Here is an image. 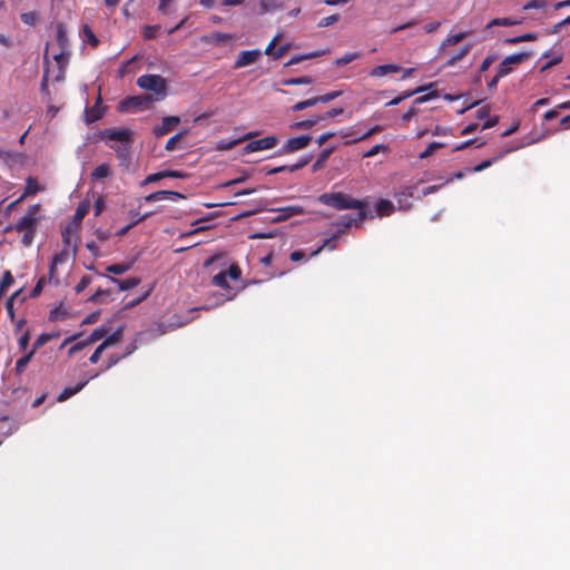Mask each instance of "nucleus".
<instances>
[{
  "mask_svg": "<svg viewBox=\"0 0 570 570\" xmlns=\"http://www.w3.org/2000/svg\"><path fill=\"white\" fill-rule=\"evenodd\" d=\"M151 102H153V96L141 95V96L127 97L125 100L121 101V106L126 110L146 109L149 107V105Z\"/></svg>",
  "mask_w": 570,
  "mask_h": 570,
  "instance_id": "0eeeda50",
  "label": "nucleus"
},
{
  "mask_svg": "<svg viewBox=\"0 0 570 570\" xmlns=\"http://www.w3.org/2000/svg\"><path fill=\"white\" fill-rule=\"evenodd\" d=\"M313 79L308 76H302L297 78H288L282 81L284 86H297V85H311Z\"/></svg>",
  "mask_w": 570,
  "mask_h": 570,
  "instance_id": "58836bf2",
  "label": "nucleus"
},
{
  "mask_svg": "<svg viewBox=\"0 0 570 570\" xmlns=\"http://www.w3.org/2000/svg\"><path fill=\"white\" fill-rule=\"evenodd\" d=\"M111 166L107 163H104L97 166L92 173L90 174L91 180H100L107 178L111 175Z\"/></svg>",
  "mask_w": 570,
  "mask_h": 570,
  "instance_id": "a211bd4d",
  "label": "nucleus"
},
{
  "mask_svg": "<svg viewBox=\"0 0 570 570\" xmlns=\"http://www.w3.org/2000/svg\"><path fill=\"white\" fill-rule=\"evenodd\" d=\"M547 6V0H530L523 6V10L543 9Z\"/></svg>",
  "mask_w": 570,
  "mask_h": 570,
  "instance_id": "e2e57ef3",
  "label": "nucleus"
},
{
  "mask_svg": "<svg viewBox=\"0 0 570 570\" xmlns=\"http://www.w3.org/2000/svg\"><path fill=\"white\" fill-rule=\"evenodd\" d=\"M56 41L59 49H68L69 40L63 23L57 24Z\"/></svg>",
  "mask_w": 570,
  "mask_h": 570,
  "instance_id": "4be33fe9",
  "label": "nucleus"
},
{
  "mask_svg": "<svg viewBox=\"0 0 570 570\" xmlns=\"http://www.w3.org/2000/svg\"><path fill=\"white\" fill-rule=\"evenodd\" d=\"M562 53H558L553 57H551L550 60H548L541 68H540V72H544L546 70L550 69L551 67L560 63L562 61Z\"/></svg>",
  "mask_w": 570,
  "mask_h": 570,
  "instance_id": "bf43d9fd",
  "label": "nucleus"
},
{
  "mask_svg": "<svg viewBox=\"0 0 570 570\" xmlns=\"http://www.w3.org/2000/svg\"><path fill=\"white\" fill-rule=\"evenodd\" d=\"M471 48V45H464L456 55H453L449 58L446 65L453 66L456 61L464 58L470 52Z\"/></svg>",
  "mask_w": 570,
  "mask_h": 570,
  "instance_id": "79ce46f5",
  "label": "nucleus"
},
{
  "mask_svg": "<svg viewBox=\"0 0 570 570\" xmlns=\"http://www.w3.org/2000/svg\"><path fill=\"white\" fill-rule=\"evenodd\" d=\"M40 190H41V187H40L38 180L30 176L26 180L24 191L19 197V200H24L27 197L36 195Z\"/></svg>",
  "mask_w": 570,
  "mask_h": 570,
  "instance_id": "2eb2a0df",
  "label": "nucleus"
},
{
  "mask_svg": "<svg viewBox=\"0 0 570 570\" xmlns=\"http://www.w3.org/2000/svg\"><path fill=\"white\" fill-rule=\"evenodd\" d=\"M164 199H167L166 190L155 191L145 197V202H147V203H154V202L164 200Z\"/></svg>",
  "mask_w": 570,
  "mask_h": 570,
  "instance_id": "052dcab7",
  "label": "nucleus"
},
{
  "mask_svg": "<svg viewBox=\"0 0 570 570\" xmlns=\"http://www.w3.org/2000/svg\"><path fill=\"white\" fill-rule=\"evenodd\" d=\"M43 63H45V70H43V77L41 80V91L46 95L49 94V57H48V47L46 48L45 55H43Z\"/></svg>",
  "mask_w": 570,
  "mask_h": 570,
  "instance_id": "a878e982",
  "label": "nucleus"
},
{
  "mask_svg": "<svg viewBox=\"0 0 570 570\" xmlns=\"http://www.w3.org/2000/svg\"><path fill=\"white\" fill-rule=\"evenodd\" d=\"M39 209L40 206L38 204L29 206L27 214L18 220V223L14 226V229L17 232L36 230V225L38 220L37 214Z\"/></svg>",
  "mask_w": 570,
  "mask_h": 570,
  "instance_id": "20e7f679",
  "label": "nucleus"
},
{
  "mask_svg": "<svg viewBox=\"0 0 570 570\" xmlns=\"http://www.w3.org/2000/svg\"><path fill=\"white\" fill-rule=\"evenodd\" d=\"M376 210L380 216L390 215L394 212V205L387 199H382L377 203Z\"/></svg>",
  "mask_w": 570,
  "mask_h": 570,
  "instance_id": "72a5a7b5",
  "label": "nucleus"
},
{
  "mask_svg": "<svg viewBox=\"0 0 570 570\" xmlns=\"http://www.w3.org/2000/svg\"><path fill=\"white\" fill-rule=\"evenodd\" d=\"M338 20H340V14L334 13V14H331L328 17L322 18L318 21V27L320 28H326L328 26H332V24L336 23Z\"/></svg>",
  "mask_w": 570,
  "mask_h": 570,
  "instance_id": "6e6d98bb",
  "label": "nucleus"
},
{
  "mask_svg": "<svg viewBox=\"0 0 570 570\" xmlns=\"http://www.w3.org/2000/svg\"><path fill=\"white\" fill-rule=\"evenodd\" d=\"M387 150H389V147L386 145L377 144V145L373 146L371 149H368L363 155V157L370 158V157H373V156L377 155L380 151H387Z\"/></svg>",
  "mask_w": 570,
  "mask_h": 570,
  "instance_id": "13d9d810",
  "label": "nucleus"
},
{
  "mask_svg": "<svg viewBox=\"0 0 570 570\" xmlns=\"http://www.w3.org/2000/svg\"><path fill=\"white\" fill-rule=\"evenodd\" d=\"M206 42L219 45L222 42L228 41L233 39V35L230 33H223V32H213L208 36H205L203 38Z\"/></svg>",
  "mask_w": 570,
  "mask_h": 570,
  "instance_id": "cd10ccee",
  "label": "nucleus"
},
{
  "mask_svg": "<svg viewBox=\"0 0 570 570\" xmlns=\"http://www.w3.org/2000/svg\"><path fill=\"white\" fill-rule=\"evenodd\" d=\"M131 267V264L124 263V264H112L107 267V272L115 274V275H121L129 271Z\"/></svg>",
  "mask_w": 570,
  "mask_h": 570,
  "instance_id": "a18cd8bd",
  "label": "nucleus"
},
{
  "mask_svg": "<svg viewBox=\"0 0 570 570\" xmlns=\"http://www.w3.org/2000/svg\"><path fill=\"white\" fill-rule=\"evenodd\" d=\"M65 261V255L62 253L56 254L51 261L50 267H49V275L48 281L55 282L56 284L59 283L58 277L56 276L57 265L61 264Z\"/></svg>",
  "mask_w": 570,
  "mask_h": 570,
  "instance_id": "5701e85b",
  "label": "nucleus"
},
{
  "mask_svg": "<svg viewBox=\"0 0 570 570\" xmlns=\"http://www.w3.org/2000/svg\"><path fill=\"white\" fill-rule=\"evenodd\" d=\"M312 137L309 135H302L289 138L282 148V154H292L294 151L304 149L309 145Z\"/></svg>",
  "mask_w": 570,
  "mask_h": 570,
  "instance_id": "423d86ee",
  "label": "nucleus"
},
{
  "mask_svg": "<svg viewBox=\"0 0 570 570\" xmlns=\"http://www.w3.org/2000/svg\"><path fill=\"white\" fill-rule=\"evenodd\" d=\"M537 38H538L537 33L529 32V33H524V35L508 39L507 41L509 43H519V42H523V41H533Z\"/></svg>",
  "mask_w": 570,
  "mask_h": 570,
  "instance_id": "5fc2aeb1",
  "label": "nucleus"
},
{
  "mask_svg": "<svg viewBox=\"0 0 570 570\" xmlns=\"http://www.w3.org/2000/svg\"><path fill=\"white\" fill-rule=\"evenodd\" d=\"M180 122V118L177 116H167L163 118V121L159 126H156L153 130L156 137H161L171 131Z\"/></svg>",
  "mask_w": 570,
  "mask_h": 570,
  "instance_id": "1a4fd4ad",
  "label": "nucleus"
},
{
  "mask_svg": "<svg viewBox=\"0 0 570 570\" xmlns=\"http://www.w3.org/2000/svg\"><path fill=\"white\" fill-rule=\"evenodd\" d=\"M255 136H256L255 132H248L243 138L230 140L228 142L220 140L218 144V149L219 150H229V149L234 148L237 144H239L244 140H247V139H252Z\"/></svg>",
  "mask_w": 570,
  "mask_h": 570,
  "instance_id": "c85d7f7f",
  "label": "nucleus"
},
{
  "mask_svg": "<svg viewBox=\"0 0 570 570\" xmlns=\"http://www.w3.org/2000/svg\"><path fill=\"white\" fill-rule=\"evenodd\" d=\"M101 117L102 111L97 105L86 110V120L89 124L99 120Z\"/></svg>",
  "mask_w": 570,
  "mask_h": 570,
  "instance_id": "ea45409f",
  "label": "nucleus"
},
{
  "mask_svg": "<svg viewBox=\"0 0 570 570\" xmlns=\"http://www.w3.org/2000/svg\"><path fill=\"white\" fill-rule=\"evenodd\" d=\"M33 354H35V351H30L27 354H24L22 357L17 360L16 372L18 374H21L26 370V367H27L28 363L31 361Z\"/></svg>",
  "mask_w": 570,
  "mask_h": 570,
  "instance_id": "e433bc0d",
  "label": "nucleus"
},
{
  "mask_svg": "<svg viewBox=\"0 0 570 570\" xmlns=\"http://www.w3.org/2000/svg\"><path fill=\"white\" fill-rule=\"evenodd\" d=\"M21 291L22 289L16 291L6 302V309L11 322H14L16 318L13 303L14 299L20 295Z\"/></svg>",
  "mask_w": 570,
  "mask_h": 570,
  "instance_id": "4c0bfd02",
  "label": "nucleus"
},
{
  "mask_svg": "<svg viewBox=\"0 0 570 570\" xmlns=\"http://www.w3.org/2000/svg\"><path fill=\"white\" fill-rule=\"evenodd\" d=\"M444 146H445V144H444V142L433 141V142H431V144L426 147V149H425L424 151H422V153L420 154V156H419V157H420L421 159L428 158V157H430V156H431V155H432L436 149L442 148V147H444Z\"/></svg>",
  "mask_w": 570,
  "mask_h": 570,
  "instance_id": "8fccbe9b",
  "label": "nucleus"
},
{
  "mask_svg": "<svg viewBox=\"0 0 570 570\" xmlns=\"http://www.w3.org/2000/svg\"><path fill=\"white\" fill-rule=\"evenodd\" d=\"M137 86L146 91H151L153 102L160 101L167 96V81L159 75H142L137 79Z\"/></svg>",
  "mask_w": 570,
  "mask_h": 570,
  "instance_id": "7ed1b4c3",
  "label": "nucleus"
},
{
  "mask_svg": "<svg viewBox=\"0 0 570 570\" xmlns=\"http://www.w3.org/2000/svg\"><path fill=\"white\" fill-rule=\"evenodd\" d=\"M70 52L68 49H59V52L53 53L52 58L57 63V67L67 68L69 62Z\"/></svg>",
  "mask_w": 570,
  "mask_h": 570,
  "instance_id": "c756f323",
  "label": "nucleus"
},
{
  "mask_svg": "<svg viewBox=\"0 0 570 570\" xmlns=\"http://www.w3.org/2000/svg\"><path fill=\"white\" fill-rule=\"evenodd\" d=\"M135 350H136V346L134 344H131L130 346L127 347V351L124 354H111L108 357V361H107L105 370L111 368L118 362H120L122 358H125L126 356L130 355Z\"/></svg>",
  "mask_w": 570,
  "mask_h": 570,
  "instance_id": "393cba45",
  "label": "nucleus"
},
{
  "mask_svg": "<svg viewBox=\"0 0 570 570\" xmlns=\"http://www.w3.org/2000/svg\"><path fill=\"white\" fill-rule=\"evenodd\" d=\"M529 58V53L527 52H520V53H514V55H510L508 57L504 58V60L510 65H519L521 62H523L524 60H527Z\"/></svg>",
  "mask_w": 570,
  "mask_h": 570,
  "instance_id": "09e8293b",
  "label": "nucleus"
},
{
  "mask_svg": "<svg viewBox=\"0 0 570 570\" xmlns=\"http://www.w3.org/2000/svg\"><path fill=\"white\" fill-rule=\"evenodd\" d=\"M518 147L515 148H510V149H505L501 153H499L497 156H494L493 158H490V159H485L483 161H481L479 165L474 166L471 171L473 173H480L487 168H489L490 166H492L494 163H497L498 160H500L503 156H505L507 154L515 150Z\"/></svg>",
  "mask_w": 570,
  "mask_h": 570,
  "instance_id": "ddd939ff",
  "label": "nucleus"
},
{
  "mask_svg": "<svg viewBox=\"0 0 570 570\" xmlns=\"http://www.w3.org/2000/svg\"><path fill=\"white\" fill-rule=\"evenodd\" d=\"M520 22H521L520 20H514L512 18H495L488 23L487 29L494 27V26L511 27V26L519 24Z\"/></svg>",
  "mask_w": 570,
  "mask_h": 570,
  "instance_id": "f704fd0d",
  "label": "nucleus"
},
{
  "mask_svg": "<svg viewBox=\"0 0 570 570\" xmlns=\"http://www.w3.org/2000/svg\"><path fill=\"white\" fill-rule=\"evenodd\" d=\"M311 160H312V156H306L293 165H285L287 167L286 170L292 171V173L296 171V170L305 167Z\"/></svg>",
  "mask_w": 570,
  "mask_h": 570,
  "instance_id": "4d7b16f0",
  "label": "nucleus"
},
{
  "mask_svg": "<svg viewBox=\"0 0 570 570\" xmlns=\"http://www.w3.org/2000/svg\"><path fill=\"white\" fill-rule=\"evenodd\" d=\"M20 19L24 24L33 26L38 21V13L35 11L23 12Z\"/></svg>",
  "mask_w": 570,
  "mask_h": 570,
  "instance_id": "603ef678",
  "label": "nucleus"
},
{
  "mask_svg": "<svg viewBox=\"0 0 570 570\" xmlns=\"http://www.w3.org/2000/svg\"><path fill=\"white\" fill-rule=\"evenodd\" d=\"M358 222H360L358 217L354 218V217L345 215V216L341 217V219L336 223V226L338 227L340 230H344V229L350 228L353 224L357 225Z\"/></svg>",
  "mask_w": 570,
  "mask_h": 570,
  "instance_id": "a19ab883",
  "label": "nucleus"
},
{
  "mask_svg": "<svg viewBox=\"0 0 570 570\" xmlns=\"http://www.w3.org/2000/svg\"><path fill=\"white\" fill-rule=\"evenodd\" d=\"M283 8H284V4L281 0H259L261 13H267V12L281 10Z\"/></svg>",
  "mask_w": 570,
  "mask_h": 570,
  "instance_id": "aec40b11",
  "label": "nucleus"
},
{
  "mask_svg": "<svg viewBox=\"0 0 570 570\" xmlns=\"http://www.w3.org/2000/svg\"><path fill=\"white\" fill-rule=\"evenodd\" d=\"M99 136L115 150L120 165L127 166L130 163L132 131L129 128H108L100 131Z\"/></svg>",
  "mask_w": 570,
  "mask_h": 570,
  "instance_id": "f257e3e1",
  "label": "nucleus"
},
{
  "mask_svg": "<svg viewBox=\"0 0 570 570\" xmlns=\"http://www.w3.org/2000/svg\"><path fill=\"white\" fill-rule=\"evenodd\" d=\"M261 56L262 51L259 49L242 51L234 63V69H239L249 66L256 62Z\"/></svg>",
  "mask_w": 570,
  "mask_h": 570,
  "instance_id": "6e6552de",
  "label": "nucleus"
},
{
  "mask_svg": "<svg viewBox=\"0 0 570 570\" xmlns=\"http://www.w3.org/2000/svg\"><path fill=\"white\" fill-rule=\"evenodd\" d=\"M341 95H342V91L335 90V91H330V92L321 95V96H316V98H317L318 104H326V102H330V101L338 98Z\"/></svg>",
  "mask_w": 570,
  "mask_h": 570,
  "instance_id": "3c124183",
  "label": "nucleus"
},
{
  "mask_svg": "<svg viewBox=\"0 0 570 570\" xmlns=\"http://www.w3.org/2000/svg\"><path fill=\"white\" fill-rule=\"evenodd\" d=\"M402 68L399 65L389 63V65H380L373 68L370 72L372 77H383L390 72H399Z\"/></svg>",
  "mask_w": 570,
  "mask_h": 570,
  "instance_id": "dca6fc26",
  "label": "nucleus"
},
{
  "mask_svg": "<svg viewBox=\"0 0 570 570\" xmlns=\"http://www.w3.org/2000/svg\"><path fill=\"white\" fill-rule=\"evenodd\" d=\"M212 283L217 287L228 288L229 285H228V281H227V273L220 272V273L216 274L213 277Z\"/></svg>",
  "mask_w": 570,
  "mask_h": 570,
  "instance_id": "de8ad7c7",
  "label": "nucleus"
},
{
  "mask_svg": "<svg viewBox=\"0 0 570 570\" xmlns=\"http://www.w3.org/2000/svg\"><path fill=\"white\" fill-rule=\"evenodd\" d=\"M471 35V31H462L455 35L446 37L441 43L440 50H444L446 47L454 46Z\"/></svg>",
  "mask_w": 570,
  "mask_h": 570,
  "instance_id": "f3484780",
  "label": "nucleus"
},
{
  "mask_svg": "<svg viewBox=\"0 0 570 570\" xmlns=\"http://www.w3.org/2000/svg\"><path fill=\"white\" fill-rule=\"evenodd\" d=\"M512 71V66H510L504 59L501 61V63L498 67V75L499 77H505Z\"/></svg>",
  "mask_w": 570,
  "mask_h": 570,
  "instance_id": "0e129e2a",
  "label": "nucleus"
},
{
  "mask_svg": "<svg viewBox=\"0 0 570 570\" xmlns=\"http://www.w3.org/2000/svg\"><path fill=\"white\" fill-rule=\"evenodd\" d=\"M361 58V53L360 52H346L345 55H343L342 57L335 59L334 61V66L336 67H342V66H345L356 59Z\"/></svg>",
  "mask_w": 570,
  "mask_h": 570,
  "instance_id": "7c9ffc66",
  "label": "nucleus"
},
{
  "mask_svg": "<svg viewBox=\"0 0 570 570\" xmlns=\"http://www.w3.org/2000/svg\"><path fill=\"white\" fill-rule=\"evenodd\" d=\"M108 278L110 282L117 284L120 291L131 289L138 286L141 282L139 277H128L126 279H118L116 277L109 276Z\"/></svg>",
  "mask_w": 570,
  "mask_h": 570,
  "instance_id": "4468645a",
  "label": "nucleus"
},
{
  "mask_svg": "<svg viewBox=\"0 0 570 570\" xmlns=\"http://www.w3.org/2000/svg\"><path fill=\"white\" fill-rule=\"evenodd\" d=\"M317 104H318L317 102V98L315 96V97H312L309 99H306V100H303V101H298L297 104H295L292 107V110L293 111H301V110H304L306 108L313 107V106H315Z\"/></svg>",
  "mask_w": 570,
  "mask_h": 570,
  "instance_id": "49530a36",
  "label": "nucleus"
},
{
  "mask_svg": "<svg viewBox=\"0 0 570 570\" xmlns=\"http://www.w3.org/2000/svg\"><path fill=\"white\" fill-rule=\"evenodd\" d=\"M121 336H122V330L118 328L112 334H110L108 337H106L100 344L106 350V348L117 344L120 341Z\"/></svg>",
  "mask_w": 570,
  "mask_h": 570,
  "instance_id": "473e14b6",
  "label": "nucleus"
},
{
  "mask_svg": "<svg viewBox=\"0 0 570 570\" xmlns=\"http://www.w3.org/2000/svg\"><path fill=\"white\" fill-rule=\"evenodd\" d=\"M165 178V173L164 170L163 171H158V173H154V174H150L148 175L145 180L142 181V185H147V184H151V183H156L160 179Z\"/></svg>",
  "mask_w": 570,
  "mask_h": 570,
  "instance_id": "338daca9",
  "label": "nucleus"
},
{
  "mask_svg": "<svg viewBox=\"0 0 570 570\" xmlns=\"http://www.w3.org/2000/svg\"><path fill=\"white\" fill-rule=\"evenodd\" d=\"M380 131H382V127L380 125H376V126L372 127L371 129H368L363 135H360V136H356V137H354V138H352L350 140H346L345 145L355 144V142L361 141V140H365L368 137H371L372 135H374L376 132H380Z\"/></svg>",
  "mask_w": 570,
  "mask_h": 570,
  "instance_id": "c9c22d12",
  "label": "nucleus"
},
{
  "mask_svg": "<svg viewBox=\"0 0 570 570\" xmlns=\"http://www.w3.org/2000/svg\"><path fill=\"white\" fill-rule=\"evenodd\" d=\"M433 86H434V83H430V85H428V86H425V87H419V88H416L415 90H412V91H409V92H404V94H402V95H400V96H397V97L393 98L391 101H389V102L386 104V106H396V105H399L402 100H404V99H406V98H409V97H411V96H413V95H415V94H419V92H422V91H424V90H428V89L432 88Z\"/></svg>",
  "mask_w": 570,
  "mask_h": 570,
  "instance_id": "b1692460",
  "label": "nucleus"
},
{
  "mask_svg": "<svg viewBox=\"0 0 570 570\" xmlns=\"http://www.w3.org/2000/svg\"><path fill=\"white\" fill-rule=\"evenodd\" d=\"M90 379L88 380H85L78 384H76L75 386H71V387H65L61 393L58 395L57 397V401L58 402H65L67 401L68 399H70L71 396H73L75 394H77L78 392H80L89 382Z\"/></svg>",
  "mask_w": 570,
  "mask_h": 570,
  "instance_id": "f8f14e48",
  "label": "nucleus"
},
{
  "mask_svg": "<svg viewBox=\"0 0 570 570\" xmlns=\"http://www.w3.org/2000/svg\"><path fill=\"white\" fill-rule=\"evenodd\" d=\"M227 273V277H230L232 279H238L242 275V271L239 268L238 265H230V267L228 268V271L226 272Z\"/></svg>",
  "mask_w": 570,
  "mask_h": 570,
  "instance_id": "774afa93",
  "label": "nucleus"
},
{
  "mask_svg": "<svg viewBox=\"0 0 570 570\" xmlns=\"http://www.w3.org/2000/svg\"><path fill=\"white\" fill-rule=\"evenodd\" d=\"M105 334H106L105 327H97L87 337V343L94 344L95 342L101 340L105 336Z\"/></svg>",
  "mask_w": 570,
  "mask_h": 570,
  "instance_id": "864d4df0",
  "label": "nucleus"
},
{
  "mask_svg": "<svg viewBox=\"0 0 570 570\" xmlns=\"http://www.w3.org/2000/svg\"><path fill=\"white\" fill-rule=\"evenodd\" d=\"M318 199L322 204L335 209H358L357 216L360 223H362L367 217V214L364 210V202L352 198L344 193H325L321 195Z\"/></svg>",
  "mask_w": 570,
  "mask_h": 570,
  "instance_id": "f03ea898",
  "label": "nucleus"
},
{
  "mask_svg": "<svg viewBox=\"0 0 570 570\" xmlns=\"http://www.w3.org/2000/svg\"><path fill=\"white\" fill-rule=\"evenodd\" d=\"M110 292L108 289H97L87 301L91 303H102L109 297Z\"/></svg>",
  "mask_w": 570,
  "mask_h": 570,
  "instance_id": "c03bdc74",
  "label": "nucleus"
},
{
  "mask_svg": "<svg viewBox=\"0 0 570 570\" xmlns=\"http://www.w3.org/2000/svg\"><path fill=\"white\" fill-rule=\"evenodd\" d=\"M275 212L282 213L277 218H275V222L285 220L292 216L301 215L303 214V208L299 206H288L285 208L275 209Z\"/></svg>",
  "mask_w": 570,
  "mask_h": 570,
  "instance_id": "412c9836",
  "label": "nucleus"
},
{
  "mask_svg": "<svg viewBox=\"0 0 570 570\" xmlns=\"http://www.w3.org/2000/svg\"><path fill=\"white\" fill-rule=\"evenodd\" d=\"M324 53H325V51H313V52H308V53H304V55H296V56H293L288 60V62L285 63V66H292V65L299 63L304 60L314 59V58L321 57Z\"/></svg>",
  "mask_w": 570,
  "mask_h": 570,
  "instance_id": "bb28decb",
  "label": "nucleus"
},
{
  "mask_svg": "<svg viewBox=\"0 0 570 570\" xmlns=\"http://www.w3.org/2000/svg\"><path fill=\"white\" fill-rule=\"evenodd\" d=\"M91 282L92 277L90 275H83L79 283L75 286V292L77 294L81 293Z\"/></svg>",
  "mask_w": 570,
  "mask_h": 570,
  "instance_id": "680f3d73",
  "label": "nucleus"
},
{
  "mask_svg": "<svg viewBox=\"0 0 570 570\" xmlns=\"http://www.w3.org/2000/svg\"><path fill=\"white\" fill-rule=\"evenodd\" d=\"M186 135V131H179L177 132L176 135H174L173 137H170L166 144V150L168 151H174L177 149V145L178 142L185 137Z\"/></svg>",
  "mask_w": 570,
  "mask_h": 570,
  "instance_id": "37998d69",
  "label": "nucleus"
},
{
  "mask_svg": "<svg viewBox=\"0 0 570 570\" xmlns=\"http://www.w3.org/2000/svg\"><path fill=\"white\" fill-rule=\"evenodd\" d=\"M82 37L91 47H94V48L98 47L99 39L97 38V36L94 33V31L91 30V28L88 24H85L82 28Z\"/></svg>",
  "mask_w": 570,
  "mask_h": 570,
  "instance_id": "2f4dec72",
  "label": "nucleus"
},
{
  "mask_svg": "<svg viewBox=\"0 0 570 570\" xmlns=\"http://www.w3.org/2000/svg\"><path fill=\"white\" fill-rule=\"evenodd\" d=\"M159 29V26H146L142 29V35L145 39H154L156 37V32Z\"/></svg>",
  "mask_w": 570,
  "mask_h": 570,
  "instance_id": "69168bd1",
  "label": "nucleus"
},
{
  "mask_svg": "<svg viewBox=\"0 0 570 570\" xmlns=\"http://www.w3.org/2000/svg\"><path fill=\"white\" fill-rule=\"evenodd\" d=\"M325 120V116L315 115L309 117L308 119L295 121L289 127L294 130H307L314 127L320 121Z\"/></svg>",
  "mask_w": 570,
  "mask_h": 570,
  "instance_id": "9b49d317",
  "label": "nucleus"
},
{
  "mask_svg": "<svg viewBox=\"0 0 570 570\" xmlns=\"http://www.w3.org/2000/svg\"><path fill=\"white\" fill-rule=\"evenodd\" d=\"M278 142V138L276 136H266L261 139L249 141L244 150L245 153H255L261 150H266L274 148Z\"/></svg>",
  "mask_w": 570,
  "mask_h": 570,
  "instance_id": "39448f33",
  "label": "nucleus"
},
{
  "mask_svg": "<svg viewBox=\"0 0 570 570\" xmlns=\"http://www.w3.org/2000/svg\"><path fill=\"white\" fill-rule=\"evenodd\" d=\"M334 149V147H327L320 153L318 158L312 166L313 173L321 170L325 166L326 160L333 154Z\"/></svg>",
  "mask_w": 570,
  "mask_h": 570,
  "instance_id": "6ab92c4d",
  "label": "nucleus"
},
{
  "mask_svg": "<svg viewBox=\"0 0 570 570\" xmlns=\"http://www.w3.org/2000/svg\"><path fill=\"white\" fill-rule=\"evenodd\" d=\"M332 240V238L326 239L321 246H318L315 250L311 252L309 255L305 253L303 249L294 250L289 254V259L294 263L298 262H307L308 258L318 255L323 248Z\"/></svg>",
  "mask_w": 570,
  "mask_h": 570,
  "instance_id": "9d476101",
  "label": "nucleus"
}]
</instances>
